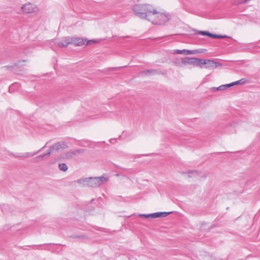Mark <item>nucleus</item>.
<instances>
[{
    "label": "nucleus",
    "mask_w": 260,
    "mask_h": 260,
    "mask_svg": "<svg viewBox=\"0 0 260 260\" xmlns=\"http://www.w3.org/2000/svg\"><path fill=\"white\" fill-rule=\"evenodd\" d=\"M125 66L124 67H122V68H123V67H125ZM121 67H118V68H115V69H119V68H121Z\"/></svg>",
    "instance_id": "29"
},
{
    "label": "nucleus",
    "mask_w": 260,
    "mask_h": 260,
    "mask_svg": "<svg viewBox=\"0 0 260 260\" xmlns=\"http://www.w3.org/2000/svg\"><path fill=\"white\" fill-rule=\"evenodd\" d=\"M187 173L189 174L188 175V177H189V178H190L191 177V175H190L191 174H196V175H198V172L196 170L189 171Z\"/></svg>",
    "instance_id": "22"
},
{
    "label": "nucleus",
    "mask_w": 260,
    "mask_h": 260,
    "mask_svg": "<svg viewBox=\"0 0 260 260\" xmlns=\"http://www.w3.org/2000/svg\"><path fill=\"white\" fill-rule=\"evenodd\" d=\"M50 243L47 244V245H50ZM46 244H44V245H45Z\"/></svg>",
    "instance_id": "31"
},
{
    "label": "nucleus",
    "mask_w": 260,
    "mask_h": 260,
    "mask_svg": "<svg viewBox=\"0 0 260 260\" xmlns=\"http://www.w3.org/2000/svg\"><path fill=\"white\" fill-rule=\"evenodd\" d=\"M57 43V46L59 47H66L68 45L72 44L71 38L70 37H65Z\"/></svg>",
    "instance_id": "8"
},
{
    "label": "nucleus",
    "mask_w": 260,
    "mask_h": 260,
    "mask_svg": "<svg viewBox=\"0 0 260 260\" xmlns=\"http://www.w3.org/2000/svg\"><path fill=\"white\" fill-rule=\"evenodd\" d=\"M40 156H42L41 157H42V158L43 159V158H44L45 156H47V155H46V153H45V154H43L40 155Z\"/></svg>",
    "instance_id": "27"
},
{
    "label": "nucleus",
    "mask_w": 260,
    "mask_h": 260,
    "mask_svg": "<svg viewBox=\"0 0 260 260\" xmlns=\"http://www.w3.org/2000/svg\"><path fill=\"white\" fill-rule=\"evenodd\" d=\"M148 21L154 24L161 25L168 21L170 18V15L163 13L158 12L154 7V12L151 13Z\"/></svg>",
    "instance_id": "3"
},
{
    "label": "nucleus",
    "mask_w": 260,
    "mask_h": 260,
    "mask_svg": "<svg viewBox=\"0 0 260 260\" xmlns=\"http://www.w3.org/2000/svg\"><path fill=\"white\" fill-rule=\"evenodd\" d=\"M198 34L202 35L203 36H206L210 38H213L214 35L213 34H211L208 31H199L198 32Z\"/></svg>",
    "instance_id": "18"
},
{
    "label": "nucleus",
    "mask_w": 260,
    "mask_h": 260,
    "mask_svg": "<svg viewBox=\"0 0 260 260\" xmlns=\"http://www.w3.org/2000/svg\"><path fill=\"white\" fill-rule=\"evenodd\" d=\"M71 237L73 238H80L84 237L83 236H80V235H72L71 236Z\"/></svg>",
    "instance_id": "23"
},
{
    "label": "nucleus",
    "mask_w": 260,
    "mask_h": 260,
    "mask_svg": "<svg viewBox=\"0 0 260 260\" xmlns=\"http://www.w3.org/2000/svg\"><path fill=\"white\" fill-rule=\"evenodd\" d=\"M197 64L196 66H199L201 68H204V66H206L207 59H202L200 58H197Z\"/></svg>",
    "instance_id": "14"
},
{
    "label": "nucleus",
    "mask_w": 260,
    "mask_h": 260,
    "mask_svg": "<svg viewBox=\"0 0 260 260\" xmlns=\"http://www.w3.org/2000/svg\"><path fill=\"white\" fill-rule=\"evenodd\" d=\"M59 168L61 171L66 172L68 170V167L64 163L59 164Z\"/></svg>",
    "instance_id": "20"
},
{
    "label": "nucleus",
    "mask_w": 260,
    "mask_h": 260,
    "mask_svg": "<svg viewBox=\"0 0 260 260\" xmlns=\"http://www.w3.org/2000/svg\"><path fill=\"white\" fill-rule=\"evenodd\" d=\"M21 9L22 11L25 13H31L38 11L37 6L31 3H28L23 5Z\"/></svg>",
    "instance_id": "4"
},
{
    "label": "nucleus",
    "mask_w": 260,
    "mask_h": 260,
    "mask_svg": "<svg viewBox=\"0 0 260 260\" xmlns=\"http://www.w3.org/2000/svg\"><path fill=\"white\" fill-rule=\"evenodd\" d=\"M196 52L192 50H186V49H183V50H174V54H183L185 55H190V54H193Z\"/></svg>",
    "instance_id": "12"
},
{
    "label": "nucleus",
    "mask_w": 260,
    "mask_h": 260,
    "mask_svg": "<svg viewBox=\"0 0 260 260\" xmlns=\"http://www.w3.org/2000/svg\"><path fill=\"white\" fill-rule=\"evenodd\" d=\"M91 42H95V41L94 40H89L87 42V44H89Z\"/></svg>",
    "instance_id": "26"
},
{
    "label": "nucleus",
    "mask_w": 260,
    "mask_h": 260,
    "mask_svg": "<svg viewBox=\"0 0 260 260\" xmlns=\"http://www.w3.org/2000/svg\"><path fill=\"white\" fill-rule=\"evenodd\" d=\"M232 84L231 83H230V84H224V85H220L219 86V87H213V89L214 90V91H217V90H225V89L229 88V87H232Z\"/></svg>",
    "instance_id": "15"
},
{
    "label": "nucleus",
    "mask_w": 260,
    "mask_h": 260,
    "mask_svg": "<svg viewBox=\"0 0 260 260\" xmlns=\"http://www.w3.org/2000/svg\"><path fill=\"white\" fill-rule=\"evenodd\" d=\"M133 10L139 18L148 20L151 13L154 12V7L148 4H136L133 6Z\"/></svg>",
    "instance_id": "2"
},
{
    "label": "nucleus",
    "mask_w": 260,
    "mask_h": 260,
    "mask_svg": "<svg viewBox=\"0 0 260 260\" xmlns=\"http://www.w3.org/2000/svg\"><path fill=\"white\" fill-rule=\"evenodd\" d=\"M43 246V245H38V246L39 247H42Z\"/></svg>",
    "instance_id": "30"
},
{
    "label": "nucleus",
    "mask_w": 260,
    "mask_h": 260,
    "mask_svg": "<svg viewBox=\"0 0 260 260\" xmlns=\"http://www.w3.org/2000/svg\"><path fill=\"white\" fill-rule=\"evenodd\" d=\"M171 212H156L155 213V218L161 217H166L169 215Z\"/></svg>",
    "instance_id": "16"
},
{
    "label": "nucleus",
    "mask_w": 260,
    "mask_h": 260,
    "mask_svg": "<svg viewBox=\"0 0 260 260\" xmlns=\"http://www.w3.org/2000/svg\"><path fill=\"white\" fill-rule=\"evenodd\" d=\"M86 40H84L80 38H71L72 44H73L75 46H81L84 45Z\"/></svg>",
    "instance_id": "10"
},
{
    "label": "nucleus",
    "mask_w": 260,
    "mask_h": 260,
    "mask_svg": "<svg viewBox=\"0 0 260 260\" xmlns=\"http://www.w3.org/2000/svg\"><path fill=\"white\" fill-rule=\"evenodd\" d=\"M108 181V178L106 174L101 177H88L81 178L77 180V182L83 184L84 186L97 187Z\"/></svg>",
    "instance_id": "1"
},
{
    "label": "nucleus",
    "mask_w": 260,
    "mask_h": 260,
    "mask_svg": "<svg viewBox=\"0 0 260 260\" xmlns=\"http://www.w3.org/2000/svg\"><path fill=\"white\" fill-rule=\"evenodd\" d=\"M42 156H41L40 155L36 157L35 158V160H36V161H40V160H43V158L42 157H41Z\"/></svg>",
    "instance_id": "24"
},
{
    "label": "nucleus",
    "mask_w": 260,
    "mask_h": 260,
    "mask_svg": "<svg viewBox=\"0 0 260 260\" xmlns=\"http://www.w3.org/2000/svg\"><path fill=\"white\" fill-rule=\"evenodd\" d=\"M228 38V36L225 35H214L213 38L215 39H221V38Z\"/></svg>",
    "instance_id": "21"
},
{
    "label": "nucleus",
    "mask_w": 260,
    "mask_h": 260,
    "mask_svg": "<svg viewBox=\"0 0 260 260\" xmlns=\"http://www.w3.org/2000/svg\"><path fill=\"white\" fill-rule=\"evenodd\" d=\"M68 146L64 142H59L51 146L53 151L58 152L67 148Z\"/></svg>",
    "instance_id": "5"
},
{
    "label": "nucleus",
    "mask_w": 260,
    "mask_h": 260,
    "mask_svg": "<svg viewBox=\"0 0 260 260\" xmlns=\"http://www.w3.org/2000/svg\"><path fill=\"white\" fill-rule=\"evenodd\" d=\"M85 152V150L83 149H77L71 152L68 153L67 157H72L73 155H78L80 154L83 153Z\"/></svg>",
    "instance_id": "13"
},
{
    "label": "nucleus",
    "mask_w": 260,
    "mask_h": 260,
    "mask_svg": "<svg viewBox=\"0 0 260 260\" xmlns=\"http://www.w3.org/2000/svg\"><path fill=\"white\" fill-rule=\"evenodd\" d=\"M173 62H174V63L175 64L177 65V66H179V63H178V62H177V61H173Z\"/></svg>",
    "instance_id": "28"
},
{
    "label": "nucleus",
    "mask_w": 260,
    "mask_h": 260,
    "mask_svg": "<svg viewBox=\"0 0 260 260\" xmlns=\"http://www.w3.org/2000/svg\"><path fill=\"white\" fill-rule=\"evenodd\" d=\"M182 174H185L186 173L184 172H182Z\"/></svg>",
    "instance_id": "32"
},
{
    "label": "nucleus",
    "mask_w": 260,
    "mask_h": 260,
    "mask_svg": "<svg viewBox=\"0 0 260 260\" xmlns=\"http://www.w3.org/2000/svg\"><path fill=\"white\" fill-rule=\"evenodd\" d=\"M53 151L52 150V147H51V148L48 150V152L46 153V155H49Z\"/></svg>",
    "instance_id": "25"
},
{
    "label": "nucleus",
    "mask_w": 260,
    "mask_h": 260,
    "mask_svg": "<svg viewBox=\"0 0 260 260\" xmlns=\"http://www.w3.org/2000/svg\"><path fill=\"white\" fill-rule=\"evenodd\" d=\"M221 65L220 63L213 60L207 59L206 65L204 68L206 69H214L218 67L221 66Z\"/></svg>",
    "instance_id": "6"
},
{
    "label": "nucleus",
    "mask_w": 260,
    "mask_h": 260,
    "mask_svg": "<svg viewBox=\"0 0 260 260\" xmlns=\"http://www.w3.org/2000/svg\"><path fill=\"white\" fill-rule=\"evenodd\" d=\"M246 80L244 78H242L238 81L231 83L232 86L238 84H243L245 83Z\"/></svg>",
    "instance_id": "19"
},
{
    "label": "nucleus",
    "mask_w": 260,
    "mask_h": 260,
    "mask_svg": "<svg viewBox=\"0 0 260 260\" xmlns=\"http://www.w3.org/2000/svg\"><path fill=\"white\" fill-rule=\"evenodd\" d=\"M197 58L184 57L182 58L181 62L184 65L192 64L196 66L197 64Z\"/></svg>",
    "instance_id": "9"
},
{
    "label": "nucleus",
    "mask_w": 260,
    "mask_h": 260,
    "mask_svg": "<svg viewBox=\"0 0 260 260\" xmlns=\"http://www.w3.org/2000/svg\"><path fill=\"white\" fill-rule=\"evenodd\" d=\"M139 216L141 217H144V218H155V213H151V214H140L139 215Z\"/></svg>",
    "instance_id": "17"
},
{
    "label": "nucleus",
    "mask_w": 260,
    "mask_h": 260,
    "mask_svg": "<svg viewBox=\"0 0 260 260\" xmlns=\"http://www.w3.org/2000/svg\"><path fill=\"white\" fill-rule=\"evenodd\" d=\"M46 145L44 146L43 147H42L41 149L39 150L37 152H34V153H30V152H26L24 153H17L16 154H14V156L16 157H24V158H27L29 157L34 156L36 154H37L38 153L40 152L41 151H42L45 147Z\"/></svg>",
    "instance_id": "7"
},
{
    "label": "nucleus",
    "mask_w": 260,
    "mask_h": 260,
    "mask_svg": "<svg viewBox=\"0 0 260 260\" xmlns=\"http://www.w3.org/2000/svg\"><path fill=\"white\" fill-rule=\"evenodd\" d=\"M141 74L145 76H150L161 74L162 73L161 71L159 70H146L141 71Z\"/></svg>",
    "instance_id": "11"
}]
</instances>
